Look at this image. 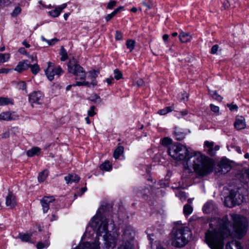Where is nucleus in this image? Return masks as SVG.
Segmentation results:
<instances>
[{"label": "nucleus", "mask_w": 249, "mask_h": 249, "mask_svg": "<svg viewBox=\"0 0 249 249\" xmlns=\"http://www.w3.org/2000/svg\"><path fill=\"white\" fill-rule=\"evenodd\" d=\"M113 80V78L112 77L107 78L106 79V81L108 85H110L112 84Z\"/></svg>", "instance_id": "obj_57"}, {"label": "nucleus", "mask_w": 249, "mask_h": 249, "mask_svg": "<svg viewBox=\"0 0 249 249\" xmlns=\"http://www.w3.org/2000/svg\"><path fill=\"white\" fill-rule=\"evenodd\" d=\"M214 209V206L212 201H208L203 207V211L205 213H209Z\"/></svg>", "instance_id": "obj_20"}, {"label": "nucleus", "mask_w": 249, "mask_h": 249, "mask_svg": "<svg viewBox=\"0 0 249 249\" xmlns=\"http://www.w3.org/2000/svg\"><path fill=\"white\" fill-rule=\"evenodd\" d=\"M230 216L233 222L232 226L229 222L227 216L222 219L214 218L211 220L210 227L212 228L216 224L215 227L205 233V241L211 249H223L224 239L231 235V229L239 237L246 232L248 227L246 218L236 214H231Z\"/></svg>", "instance_id": "obj_1"}, {"label": "nucleus", "mask_w": 249, "mask_h": 249, "mask_svg": "<svg viewBox=\"0 0 249 249\" xmlns=\"http://www.w3.org/2000/svg\"><path fill=\"white\" fill-rule=\"evenodd\" d=\"M93 97H94V99H93V100H94L95 101H96L98 100H100V97L98 95H96V94L94 95Z\"/></svg>", "instance_id": "obj_61"}, {"label": "nucleus", "mask_w": 249, "mask_h": 249, "mask_svg": "<svg viewBox=\"0 0 249 249\" xmlns=\"http://www.w3.org/2000/svg\"><path fill=\"white\" fill-rule=\"evenodd\" d=\"M209 93L213 99L218 101H221L222 98L215 91H209Z\"/></svg>", "instance_id": "obj_39"}, {"label": "nucleus", "mask_w": 249, "mask_h": 249, "mask_svg": "<svg viewBox=\"0 0 249 249\" xmlns=\"http://www.w3.org/2000/svg\"><path fill=\"white\" fill-rule=\"evenodd\" d=\"M10 58L9 53H0V62L4 63L7 62Z\"/></svg>", "instance_id": "obj_37"}, {"label": "nucleus", "mask_w": 249, "mask_h": 249, "mask_svg": "<svg viewBox=\"0 0 249 249\" xmlns=\"http://www.w3.org/2000/svg\"><path fill=\"white\" fill-rule=\"evenodd\" d=\"M99 74V71L93 70L89 72L88 78H89L91 82L86 81L85 80H82V81H77L75 85L73 86H84L87 87H90L92 86L93 87L95 86L97 84V81L96 80V78Z\"/></svg>", "instance_id": "obj_8"}, {"label": "nucleus", "mask_w": 249, "mask_h": 249, "mask_svg": "<svg viewBox=\"0 0 249 249\" xmlns=\"http://www.w3.org/2000/svg\"><path fill=\"white\" fill-rule=\"evenodd\" d=\"M41 149L38 147H34L27 152L28 157H33L35 155H38L40 154Z\"/></svg>", "instance_id": "obj_23"}, {"label": "nucleus", "mask_w": 249, "mask_h": 249, "mask_svg": "<svg viewBox=\"0 0 249 249\" xmlns=\"http://www.w3.org/2000/svg\"><path fill=\"white\" fill-rule=\"evenodd\" d=\"M174 109L173 106L171 107H167L165 108L160 109L158 111V114L161 115H164L167 113L171 112Z\"/></svg>", "instance_id": "obj_27"}, {"label": "nucleus", "mask_w": 249, "mask_h": 249, "mask_svg": "<svg viewBox=\"0 0 249 249\" xmlns=\"http://www.w3.org/2000/svg\"><path fill=\"white\" fill-rule=\"evenodd\" d=\"M179 114L182 116H185L187 115L188 114V112L187 110H183L180 111L179 112Z\"/></svg>", "instance_id": "obj_54"}, {"label": "nucleus", "mask_w": 249, "mask_h": 249, "mask_svg": "<svg viewBox=\"0 0 249 249\" xmlns=\"http://www.w3.org/2000/svg\"><path fill=\"white\" fill-rule=\"evenodd\" d=\"M41 38L42 41L46 42L49 45H53L58 41L56 38L51 40L46 39L43 36H41Z\"/></svg>", "instance_id": "obj_38"}, {"label": "nucleus", "mask_w": 249, "mask_h": 249, "mask_svg": "<svg viewBox=\"0 0 249 249\" xmlns=\"http://www.w3.org/2000/svg\"><path fill=\"white\" fill-rule=\"evenodd\" d=\"M226 249H242V248L239 242L232 241L227 244Z\"/></svg>", "instance_id": "obj_21"}, {"label": "nucleus", "mask_w": 249, "mask_h": 249, "mask_svg": "<svg viewBox=\"0 0 249 249\" xmlns=\"http://www.w3.org/2000/svg\"><path fill=\"white\" fill-rule=\"evenodd\" d=\"M115 39L116 40H122L123 39L122 33L119 31L116 32Z\"/></svg>", "instance_id": "obj_46"}, {"label": "nucleus", "mask_w": 249, "mask_h": 249, "mask_svg": "<svg viewBox=\"0 0 249 249\" xmlns=\"http://www.w3.org/2000/svg\"><path fill=\"white\" fill-rule=\"evenodd\" d=\"M67 184L72 182H77L80 180V177L75 174H70L65 177Z\"/></svg>", "instance_id": "obj_19"}, {"label": "nucleus", "mask_w": 249, "mask_h": 249, "mask_svg": "<svg viewBox=\"0 0 249 249\" xmlns=\"http://www.w3.org/2000/svg\"><path fill=\"white\" fill-rule=\"evenodd\" d=\"M116 4V1H111L108 3L107 8L108 9H112L114 6H115Z\"/></svg>", "instance_id": "obj_49"}, {"label": "nucleus", "mask_w": 249, "mask_h": 249, "mask_svg": "<svg viewBox=\"0 0 249 249\" xmlns=\"http://www.w3.org/2000/svg\"><path fill=\"white\" fill-rule=\"evenodd\" d=\"M18 115L15 112H2L0 114V120L11 121L17 120Z\"/></svg>", "instance_id": "obj_11"}, {"label": "nucleus", "mask_w": 249, "mask_h": 249, "mask_svg": "<svg viewBox=\"0 0 249 249\" xmlns=\"http://www.w3.org/2000/svg\"><path fill=\"white\" fill-rule=\"evenodd\" d=\"M186 134L183 132H181L177 127L175 129L174 136L178 141H181L184 139Z\"/></svg>", "instance_id": "obj_22"}, {"label": "nucleus", "mask_w": 249, "mask_h": 249, "mask_svg": "<svg viewBox=\"0 0 249 249\" xmlns=\"http://www.w3.org/2000/svg\"><path fill=\"white\" fill-rule=\"evenodd\" d=\"M113 18V17L112 16V15L110 13L109 14H108L106 16V17L105 18V19H106L107 21H108L109 20H110Z\"/></svg>", "instance_id": "obj_56"}, {"label": "nucleus", "mask_w": 249, "mask_h": 249, "mask_svg": "<svg viewBox=\"0 0 249 249\" xmlns=\"http://www.w3.org/2000/svg\"><path fill=\"white\" fill-rule=\"evenodd\" d=\"M5 204L9 208H14L17 204L16 196L13 194L9 193L6 197Z\"/></svg>", "instance_id": "obj_14"}, {"label": "nucleus", "mask_w": 249, "mask_h": 249, "mask_svg": "<svg viewBox=\"0 0 249 249\" xmlns=\"http://www.w3.org/2000/svg\"><path fill=\"white\" fill-rule=\"evenodd\" d=\"M9 104L13 105V100L12 99L7 98L0 97V106H7Z\"/></svg>", "instance_id": "obj_25"}, {"label": "nucleus", "mask_w": 249, "mask_h": 249, "mask_svg": "<svg viewBox=\"0 0 249 249\" xmlns=\"http://www.w3.org/2000/svg\"><path fill=\"white\" fill-rule=\"evenodd\" d=\"M48 175V172L45 170L40 172L38 176V180L39 182L44 181L47 178Z\"/></svg>", "instance_id": "obj_28"}, {"label": "nucleus", "mask_w": 249, "mask_h": 249, "mask_svg": "<svg viewBox=\"0 0 249 249\" xmlns=\"http://www.w3.org/2000/svg\"><path fill=\"white\" fill-rule=\"evenodd\" d=\"M95 107L94 106H91L89 109L88 111V114L89 116H93L95 114Z\"/></svg>", "instance_id": "obj_44"}, {"label": "nucleus", "mask_w": 249, "mask_h": 249, "mask_svg": "<svg viewBox=\"0 0 249 249\" xmlns=\"http://www.w3.org/2000/svg\"><path fill=\"white\" fill-rule=\"evenodd\" d=\"M100 169L102 170L108 171L111 169V165L108 161H106L100 165Z\"/></svg>", "instance_id": "obj_33"}, {"label": "nucleus", "mask_w": 249, "mask_h": 249, "mask_svg": "<svg viewBox=\"0 0 249 249\" xmlns=\"http://www.w3.org/2000/svg\"><path fill=\"white\" fill-rule=\"evenodd\" d=\"M21 12V8L19 7H16L13 12L12 15L13 16H17Z\"/></svg>", "instance_id": "obj_47"}, {"label": "nucleus", "mask_w": 249, "mask_h": 249, "mask_svg": "<svg viewBox=\"0 0 249 249\" xmlns=\"http://www.w3.org/2000/svg\"><path fill=\"white\" fill-rule=\"evenodd\" d=\"M210 108H211V110L215 113H217V114H218L219 113V108L218 106H216L213 104H211L210 105Z\"/></svg>", "instance_id": "obj_45"}, {"label": "nucleus", "mask_w": 249, "mask_h": 249, "mask_svg": "<svg viewBox=\"0 0 249 249\" xmlns=\"http://www.w3.org/2000/svg\"><path fill=\"white\" fill-rule=\"evenodd\" d=\"M49 243L48 242H46L45 243L38 242L36 244V248L37 249H43L44 248H47L49 246Z\"/></svg>", "instance_id": "obj_42"}, {"label": "nucleus", "mask_w": 249, "mask_h": 249, "mask_svg": "<svg viewBox=\"0 0 249 249\" xmlns=\"http://www.w3.org/2000/svg\"><path fill=\"white\" fill-rule=\"evenodd\" d=\"M114 78L116 80H119L123 77L122 73L118 70L116 69L114 71Z\"/></svg>", "instance_id": "obj_41"}, {"label": "nucleus", "mask_w": 249, "mask_h": 249, "mask_svg": "<svg viewBox=\"0 0 249 249\" xmlns=\"http://www.w3.org/2000/svg\"><path fill=\"white\" fill-rule=\"evenodd\" d=\"M118 249H133V246L129 242H127L121 245Z\"/></svg>", "instance_id": "obj_40"}, {"label": "nucleus", "mask_w": 249, "mask_h": 249, "mask_svg": "<svg viewBox=\"0 0 249 249\" xmlns=\"http://www.w3.org/2000/svg\"><path fill=\"white\" fill-rule=\"evenodd\" d=\"M29 68H31L32 72L35 75L40 70L37 63H35L33 65L30 64Z\"/></svg>", "instance_id": "obj_31"}, {"label": "nucleus", "mask_w": 249, "mask_h": 249, "mask_svg": "<svg viewBox=\"0 0 249 249\" xmlns=\"http://www.w3.org/2000/svg\"><path fill=\"white\" fill-rule=\"evenodd\" d=\"M126 45L127 49H128L131 52L135 48V42L134 40H128L126 42Z\"/></svg>", "instance_id": "obj_35"}, {"label": "nucleus", "mask_w": 249, "mask_h": 249, "mask_svg": "<svg viewBox=\"0 0 249 249\" xmlns=\"http://www.w3.org/2000/svg\"><path fill=\"white\" fill-rule=\"evenodd\" d=\"M67 4L66 3H64L55 9L50 11L49 14L53 17H57L60 15L63 9L65 8Z\"/></svg>", "instance_id": "obj_18"}, {"label": "nucleus", "mask_w": 249, "mask_h": 249, "mask_svg": "<svg viewBox=\"0 0 249 249\" xmlns=\"http://www.w3.org/2000/svg\"><path fill=\"white\" fill-rule=\"evenodd\" d=\"M62 72L63 70L60 66H55L53 63L50 61L48 62V68L45 70V74L50 81H53L55 75L59 76Z\"/></svg>", "instance_id": "obj_7"}, {"label": "nucleus", "mask_w": 249, "mask_h": 249, "mask_svg": "<svg viewBox=\"0 0 249 249\" xmlns=\"http://www.w3.org/2000/svg\"><path fill=\"white\" fill-rule=\"evenodd\" d=\"M180 199L183 200H185L186 198L185 194L184 193H180Z\"/></svg>", "instance_id": "obj_59"}, {"label": "nucleus", "mask_w": 249, "mask_h": 249, "mask_svg": "<svg viewBox=\"0 0 249 249\" xmlns=\"http://www.w3.org/2000/svg\"><path fill=\"white\" fill-rule=\"evenodd\" d=\"M134 231L133 229L131 227H129L124 231V235L125 239H131L134 236Z\"/></svg>", "instance_id": "obj_24"}, {"label": "nucleus", "mask_w": 249, "mask_h": 249, "mask_svg": "<svg viewBox=\"0 0 249 249\" xmlns=\"http://www.w3.org/2000/svg\"><path fill=\"white\" fill-rule=\"evenodd\" d=\"M178 98L180 100H183V101H184V100H185L188 99V94L186 92H184L183 93H181L178 94Z\"/></svg>", "instance_id": "obj_43"}, {"label": "nucleus", "mask_w": 249, "mask_h": 249, "mask_svg": "<svg viewBox=\"0 0 249 249\" xmlns=\"http://www.w3.org/2000/svg\"><path fill=\"white\" fill-rule=\"evenodd\" d=\"M67 66L68 72L73 74L76 80L85 79L86 72L75 59H71Z\"/></svg>", "instance_id": "obj_5"}, {"label": "nucleus", "mask_w": 249, "mask_h": 249, "mask_svg": "<svg viewBox=\"0 0 249 249\" xmlns=\"http://www.w3.org/2000/svg\"><path fill=\"white\" fill-rule=\"evenodd\" d=\"M29 99L31 104L40 105L43 103L44 96L43 93L40 91H35L30 94Z\"/></svg>", "instance_id": "obj_9"}, {"label": "nucleus", "mask_w": 249, "mask_h": 249, "mask_svg": "<svg viewBox=\"0 0 249 249\" xmlns=\"http://www.w3.org/2000/svg\"><path fill=\"white\" fill-rule=\"evenodd\" d=\"M172 142V140L171 139L168 137H165L163 139H162L161 143L162 145L164 146H169L171 145V143Z\"/></svg>", "instance_id": "obj_34"}, {"label": "nucleus", "mask_w": 249, "mask_h": 249, "mask_svg": "<svg viewBox=\"0 0 249 249\" xmlns=\"http://www.w3.org/2000/svg\"><path fill=\"white\" fill-rule=\"evenodd\" d=\"M29 62L28 60H24L19 62L14 70L18 72H21L27 70L29 68Z\"/></svg>", "instance_id": "obj_16"}, {"label": "nucleus", "mask_w": 249, "mask_h": 249, "mask_svg": "<svg viewBox=\"0 0 249 249\" xmlns=\"http://www.w3.org/2000/svg\"><path fill=\"white\" fill-rule=\"evenodd\" d=\"M60 54L62 56L61 57V61H64L67 59V58H68L67 53L66 52V50L63 46H62L61 48Z\"/></svg>", "instance_id": "obj_36"}, {"label": "nucleus", "mask_w": 249, "mask_h": 249, "mask_svg": "<svg viewBox=\"0 0 249 249\" xmlns=\"http://www.w3.org/2000/svg\"><path fill=\"white\" fill-rule=\"evenodd\" d=\"M227 106L229 107L230 110L231 111L236 110L238 108L237 106L236 105L228 104Z\"/></svg>", "instance_id": "obj_50"}, {"label": "nucleus", "mask_w": 249, "mask_h": 249, "mask_svg": "<svg viewBox=\"0 0 249 249\" xmlns=\"http://www.w3.org/2000/svg\"><path fill=\"white\" fill-rule=\"evenodd\" d=\"M168 153L177 160H183L189 157L188 148L184 145L176 143L168 147Z\"/></svg>", "instance_id": "obj_4"}, {"label": "nucleus", "mask_w": 249, "mask_h": 249, "mask_svg": "<svg viewBox=\"0 0 249 249\" xmlns=\"http://www.w3.org/2000/svg\"><path fill=\"white\" fill-rule=\"evenodd\" d=\"M22 44L23 45H24L26 48H29L30 47V45L29 44H28L26 40H24Z\"/></svg>", "instance_id": "obj_60"}, {"label": "nucleus", "mask_w": 249, "mask_h": 249, "mask_svg": "<svg viewBox=\"0 0 249 249\" xmlns=\"http://www.w3.org/2000/svg\"><path fill=\"white\" fill-rule=\"evenodd\" d=\"M193 208L190 205H185L183 208V213L185 215H188L193 212Z\"/></svg>", "instance_id": "obj_30"}, {"label": "nucleus", "mask_w": 249, "mask_h": 249, "mask_svg": "<svg viewBox=\"0 0 249 249\" xmlns=\"http://www.w3.org/2000/svg\"><path fill=\"white\" fill-rule=\"evenodd\" d=\"M29 58L31 60V62H35L36 63H37V57L36 55L30 56Z\"/></svg>", "instance_id": "obj_53"}, {"label": "nucleus", "mask_w": 249, "mask_h": 249, "mask_svg": "<svg viewBox=\"0 0 249 249\" xmlns=\"http://www.w3.org/2000/svg\"><path fill=\"white\" fill-rule=\"evenodd\" d=\"M9 131H6L5 133L2 134V138H7L9 137Z\"/></svg>", "instance_id": "obj_55"}, {"label": "nucleus", "mask_w": 249, "mask_h": 249, "mask_svg": "<svg viewBox=\"0 0 249 249\" xmlns=\"http://www.w3.org/2000/svg\"><path fill=\"white\" fill-rule=\"evenodd\" d=\"M244 196L238 191H231L228 196L225 199V204L229 207L240 204L243 201Z\"/></svg>", "instance_id": "obj_6"}, {"label": "nucleus", "mask_w": 249, "mask_h": 249, "mask_svg": "<svg viewBox=\"0 0 249 249\" xmlns=\"http://www.w3.org/2000/svg\"><path fill=\"white\" fill-rule=\"evenodd\" d=\"M31 234H25V233H19L18 237L22 241L24 242H30L31 239Z\"/></svg>", "instance_id": "obj_32"}, {"label": "nucleus", "mask_w": 249, "mask_h": 249, "mask_svg": "<svg viewBox=\"0 0 249 249\" xmlns=\"http://www.w3.org/2000/svg\"><path fill=\"white\" fill-rule=\"evenodd\" d=\"M223 6L224 7V8H228L229 7V6H230V4L229 3V2L227 1L226 2H225L224 3H223Z\"/></svg>", "instance_id": "obj_63"}, {"label": "nucleus", "mask_w": 249, "mask_h": 249, "mask_svg": "<svg viewBox=\"0 0 249 249\" xmlns=\"http://www.w3.org/2000/svg\"><path fill=\"white\" fill-rule=\"evenodd\" d=\"M18 51L21 54H25L26 53V51L24 48H20L19 49Z\"/></svg>", "instance_id": "obj_58"}, {"label": "nucleus", "mask_w": 249, "mask_h": 249, "mask_svg": "<svg viewBox=\"0 0 249 249\" xmlns=\"http://www.w3.org/2000/svg\"><path fill=\"white\" fill-rule=\"evenodd\" d=\"M137 84L138 85V86L139 87H141V86H142L144 84V82L142 80V79H139L137 81Z\"/></svg>", "instance_id": "obj_52"}, {"label": "nucleus", "mask_w": 249, "mask_h": 249, "mask_svg": "<svg viewBox=\"0 0 249 249\" xmlns=\"http://www.w3.org/2000/svg\"><path fill=\"white\" fill-rule=\"evenodd\" d=\"M204 146L205 147V150L208 154L212 156H214L220 148L218 145H214L213 142L208 141L205 142Z\"/></svg>", "instance_id": "obj_10"}, {"label": "nucleus", "mask_w": 249, "mask_h": 249, "mask_svg": "<svg viewBox=\"0 0 249 249\" xmlns=\"http://www.w3.org/2000/svg\"><path fill=\"white\" fill-rule=\"evenodd\" d=\"M220 167L221 169L224 168L225 169L224 172L229 171L231 168L230 165L223 160L220 162Z\"/></svg>", "instance_id": "obj_29"}, {"label": "nucleus", "mask_w": 249, "mask_h": 249, "mask_svg": "<svg viewBox=\"0 0 249 249\" xmlns=\"http://www.w3.org/2000/svg\"><path fill=\"white\" fill-rule=\"evenodd\" d=\"M179 38L182 43H187L191 40L192 36L188 33L182 31L179 34Z\"/></svg>", "instance_id": "obj_17"}, {"label": "nucleus", "mask_w": 249, "mask_h": 249, "mask_svg": "<svg viewBox=\"0 0 249 249\" xmlns=\"http://www.w3.org/2000/svg\"><path fill=\"white\" fill-rule=\"evenodd\" d=\"M20 84L21 85V86L22 87V89H26V84H25V82H21L20 83Z\"/></svg>", "instance_id": "obj_64"}, {"label": "nucleus", "mask_w": 249, "mask_h": 249, "mask_svg": "<svg viewBox=\"0 0 249 249\" xmlns=\"http://www.w3.org/2000/svg\"><path fill=\"white\" fill-rule=\"evenodd\" d=\"M234 125L237 130L244 129L246 126L245 118L242 116H237Z\"/></svg>", "instance_id": "obj_15"}, {"label": "nucleus", "mask_w": 249, "mask_h": 249, "mask_svg": "<svg viewBox=\"0 0 249 249\" xmlns=\"http://www.w3.org/2000/svg\"><path fill=\"white\" fill-rule=\"evenodd\" d=\"M218 50V46L217 45H213L211 49V53L212 54H215L217 53Z\"/></svg>", "instance_id": "obj_48"}, {"label": "nucleus", "mask_w": 249, "mask_h": 249, "mask_svg": "<svg viewBox=\"0 0 249 249\" xmlns=\"http://www.w3.org/2000/svg\"><path fill=\"white\" fill-rule=\"evenodd\" d=\"M12 70L2 68L0 69V74L1 73H7Z\"/></svg>", "instance_id": "obj_51"}, {"label": "nucleus", "mask_w": 249, "mask_h": 249, "mask_svg": "<svg viewBox=\"0 0 249 249\" xmlns=\"http://www.w3.org/2000/svg\"><path fill=\"white\" fill-rule=\"evenodd\" d=\"M169 36L167 34H164L162 36V38L164 41H166L168 39Z\"/></svg>", "instance_id": "obj_62"}, {"label": "nucleus", "mask_w": 249, "mask_h": 249, "mask_svg": "<svg viewBox=\"0 0 249 249\" xmlns=\"http://www.w3.org/2000/svg\"><path fill=\"white\" fill-rule=\"evenodd\" d=\"M124 152V147L122 146H118L114 151L113 157L115 159H117Z\"/></svg>", "instance_id": "obj_26"}, {"label": "nucleus", "mask_w": 249, "mask_h": 249, "mask_svg": "<svg viewBox=\"0 0 249 249\" xmlns=\"http://www.w3.org/2000/svg\"><path fill=\"white\" fill-rule=\"evenodd\" d=\"M99 247V242L96 239L95 242L92 244L89 242L80 243L74 249H98Z\"/></svg>", "instance_id": "obj_12"}, {"label": "nucleus", "mask_w": 249, "mask_h": 249, "mask_svg": "<svg viewBox=\"0 0 249 249\" xmlns=\"http://www.w3.org/2000/svg\"><path fill=\"white\" fill-rule=\"evenodd\" d=\"M191 236L192 232L189 228L181 227L172 231V243L176 247H182L189 242Z\"/></svg>", "instance_id": "obj_3"}, {"label": "nucleus", "mask_w": 249, "mask_h": 249, "mask_svg": "<svg viewBox=\"0 0 249 249\" xmlns=\"http://www.w3.org/2000/svg\"><path fill=\"white\" fill-rule=\"evenodd\" d=\"M193 157V168L198 176L203 177L212 172L213 164L210 159L199 152H194Z\"/></svg>", "instance_id": "obj_2"}, {"label": "nucleus", "mask_w": 249, "mask_h": 249, "mask_svg": "<svg viewBox=\"0 0 249 249\" xmlns=\"http://www.w3.org/2000/svg\"><path fill=\"white\" fill-rule=\"evenodd\" d=\"M55 199L53 196H44L41 200V203L44 213H46L49 209V204L54 201Z\"/></svg>", "instance_id": "obj_13"}]
</instances>
